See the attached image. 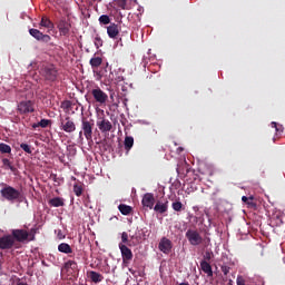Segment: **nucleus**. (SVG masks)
Segmentation results:
<instances>
[{"label": "nucleus", "mask_w": 285, "mask_h": 285, "mask_svg": "<svg viewBox=\"0 0 285 285\" xmlns=\"http://www.w3.org/2000/svg\"><path fill=\"white\" fill-rule=\"evenodd\" d=\"M4 186L0 190L1 197L6 199L7 202H20L21 199V191L10 185L2 184Z\"/></svg>", "instance_id": "obj_1"}, {"label": "nucleus", "mask_w": 285, "mask_h": 285, "mask_svg": "<svg viewBox=\"0 0 285 285\" xmlns=\"http://www.w3.org/2000/svg\"><path fill=\"white\" fill-rule=\"evenodd\" d=\"M40 75L43 77L45 81H57V77H59V71L55 65L46 63L40 68Z\"/></svg>", "instance_id": "obj_2"}, {"label": "nucleus", "mask_w": 285, "mask_h": 285, "mask_svg": "<svg viewBox=\"0 0 285 285\" xmlns=\"http://www.w3.org/2000/svg\"><path fill=\"white\" fill-rule=\"evenodd\" d=\"M95 128V120L82 117L81 118V130L79 131V139H87V141H90L92 139V129Z\"/></svg>", "instance_id": "obj_3"}, {"label": "nucleus", "mask_w": 285, "mask_h": 285, "mask_svg": "<svg viewBox=\"0 0 285 285\" xmlns=\"http://www.w3.org/2000/svg\"><path fill=\"white\" fill-rule=\"evenodd\" d=\"M185 237L188 239L191 246H199L204 243V238L202 237V234L197 232V229H188Z\"/></svg>", "instance_id": "obj_4"}, {"label": "nucleus", "mask_w": 285, "mask_h": 285, "mask_svg": "<svg viewBox=\"0 0 285 285\" xmlns=\"http://www.w3.org/2000/svg\"><path fill=\"white\" fill-rule=\"evenodd\" d=\"M91 96L94 97L96 104H99L100 106H105L108 101V94L106 91L101 90V88L96 87L91 89Z\"/></svg>", "instance_id": "obj_5"}, {"label": "nucleus", "mask_w": 285, "mask_h": 285, "mask_svg": "<svg viewBox=\"0 0 285 285\" xmlns=\"http://www.w3.org/2000/svg\"><path fill=\"white\" fill-rule=\"evenodd\" d=\"M60 129H62L63 132L71 135V132L77 130V125L75 124V120L70 118V116H67L65 119L60 120Z\"/></svg>", "instance_id": "obj_6"}, {"label": "nucleus", "mask_w": 285, "mask_h": 285, "mask_svg": "<svg viewBox=\"0 0 285 285\" xmlns=\"http://www.w3.org/2000/svg\"><path fill=\"white\" fill-rule=\"evenodd\" d=\"M118 248L121 253L122 264H130L134 257L132 250L128 247V245H124V243H119Z\"/></svg>", "instance_id": "obj_7"}, {"label": "nucleus", "mask_w": 285, "mask_h": 285, "mask_svg": "<svg viewBox=\"0 0 285 285\" xmlns=\"http://www.w3.org/2000/svg\"><path fill=\"white\" fill-rule=\"evenodd\" d=\"M18 112L20 115H28L35 112V102L32 100H23L18 104Z\"/></svg>", "instance_id": "obj_8"}, {"label": "nucleus", "mask_w": 285, "mask_h": 285, "mask_svg": "<svg viewBox=\"0 0 285 285\" xmlns=\"http://www.w3.org/2000/svg\"><path fill=\"white\" fill-rule=\"evenodd\" d=\"M158 249L160 253H164V255H170L173 252V240L167 237H163L158 244Z\"/></svg>", "instance_id": "obj_9"}, {"label": "nucleus", "mask_w": 285, "mask_h": 285, "mask_svg": "<svg viewBox=\"0 0 285 285\" xmlns=\"http://www.w3.org/2000/svg\"><path fill=\"white\" fill-rule=\"evenodd\" d=\"M61 37H69L70 35V28H72V24H70V22L68 20H66L65 18L60 19L58 21V26H57Z\"/></svg>", "instance_id": "obj_10"}, {"label": "nucleus", "mask_w": 285, "mask_h": 285, "mask_svg": "<svg viewBox=\"0 0 285 285\" xmlns=\"http://www.w3.org/2000/svg\"><path fill=\"white\" fill-rule=\"evenodd\" d=\"M29 35L37 41H42L43 43H50L52 39L49 35H43V32L38 29H29Z\"/></svg>", "instance_id": "obj_11"}, {"label": "nucleus", "mask_w": 285, "mask_h": 285, "mask_svg": "<svg viewBox=\"0 0 285 285\" xmlns=\"http://www.w3.org/2000/svg\"><path fill=\"white\" fill-rule=\"evenodd\" d=\"M14 246V237L12 235H4L0 237V249L10 250Z\"/></svg>", "instance_id": "obj_12"}, {"label": "nucleus", "mask_w": 285, "mask_h": 285, "mask_svg": "<svg viewBox=\"0 0 285 285\" xmlns=\"http://www.w3.org/2000/svg\"><path fill=\"white\" fill-rule=\"evenodd\" d=\"M97 126L102 132H110V130H112V122L106 119V117H100L97 121Z\"/></svg>", "instance_id": "obj_13"}, {"label": "nucleus", "mask_w": 285, "mask_h": 285, "mask_svg": "<svg viewBox=\"0 0 285 285\" xmlns=\"http://www.w3.org/2000/svg\"><path fill=\"white\" fill-rule=\"evenodd\" d=\"M30 234L26 229H13L11 232V237H13L16 242H26Z\"/></svg>", "instance_id": "obj_14"}, {"label": "nucleus", "mask_w": 285, "mask_h": 285, "mask_svg": "<svg viewBox=\"0 0 285 285\" xmlns=\"http://www.w3.org/2000/svg\"><path fill=\"white\" fill-rule=\"evenodd\" d=\"M141 204L144 208H149L150 210H153V208H155V195L150 193L145 194Z\"/></svg>", "instance_id": "obj_15"}, {"label": "nucleus", "mask_w": 285, "mask_h": 285, "mask_svg": "<svg viewBox=\"0 0 285 285\" xmlns=\"http://www.w3.org/2000/svg\"><path fill=\"white\" fill-rule=\"evenodd\" d=\"M155 213H159L160 215H164V213L168 212V200L161 202L158 200L156 205L154 206Z\"/></svg>", "instance_id": "obj_16"}, {"label": "nucleus", "mask_w": 285, "mask_h": 285, "mask_svg": "<svg viewBox=\"0 0 285 285\" xmlns=\"http://www.w3.org/2000/svg\"><path fill=\"white\" fill-rule=\"evenodd\" d=\"M107 35L110 39H117V37H119V26L117 23H111L107 27Z\"/></svg>", "instance_id": "obj_17"}, {"label": "nucleus", "mask_w": 285, "mask_h": 285, "mask_svg": "<svg viewBox=\"0 0 285 285\" xmlns=\"http://www.w3.org/2000/svg\"><path fill=\"white\" fill-rule=\"evenodd\" d=\"M2 168L4 170H11V173H13V175H17V173H19V169H17V167H14L12 165V161H10V159H8V158H2Z\"/></svg>", "instance_id": "obj_18"}, {"label": "nucleus", "mask_w": 285, "mask_h": 285, "mask_svg": "<svg viewBox=\"0 0 285 285\" xmlns=\"http://www.w3.org/2000/svg\"><path fill=\"white\" fill-rule=\"evenodd\" d=\"M200 268L203 273L207 275V277H213V266H210V263H208L207 261H202Z\"/></svg>", "instance_id": "obj_19"}, {"label": "nucleus", "mask_w": 285, "mask_h": 285, "mask_svg": "<svg viewBox=\"0 0 285 285\" xmlns=\"http://www.w3.org/2000/svg\"><path fill=\"white\" fill-rule=\"evenodd\" d=\"M88 277L89 279H91V282H94V284H99L100 282H104V275L95 271H90L88 273Z\"/></svg>", "instance_id": "obj_20"}, {"label": "nucleus", "mask_w": 285, "mask_h": 285, "mask_svg": "<svg viewBox=\"0 0 285 285\" xmlns=\"http://www.w3.org/2000/svg\"><path fill=\"white\" fill-rule=\"evenodd\" d=\"M242 202L246 204L248 208H257V203H255L254 196H249V197L243 196Z\"/></svg>", "instance_id": "obj_21"}, {"label": "nucleus", "mask_w": 285, "mask_h": 285, "mask_svg": "<svg viewBox=\"0 0 285 285\" xmlns=\"http://www.w3.org/2000/svg\"><path fill=\"white\" fill-rule=\"evenodd\" d=\"M40 26L42 28H48L49 30H52V28H55V23L46 16L41 18Z\"/></svg>", "instance_id": "obj_22"}, {"label": "nucleus", "mask_w": 285, "mask_h": 285, "mask_svg": "<svg viewBox=\"0 0 285 285\" xmlns=\"http://www.w3.org/2000/svg\"><path fill=\"white\" fill-rule=\"evenodd\" d=\"M58 250L59 253H65V255H70V253H72V247L67 243H61L58 245Z\"/></svg>", "instance_id": "obj_23"}, {"label": "nucleus", "mask_w": 285, "mask_h": 285, "mask_svg": "<svg viewBox=\"0 0 285 285\" xmlns=\"http://www.w3.org/2000/svg\"><path fill=\"white\" fill-rule=\"evenodd\" d=\"M49 204H50L53 208H59V207H61V206H65L63 198H61V197L51 198V199L49 200Z\"/></svg>", "instance_id": "obj_24"}, {"label": "nucleus", "mask_w": 285, "mask_h": 285, "mask_svg": "<svg viewBox=\"0 0 285 285\" xmlns=\"http://www.w3.org/2000/svg\"><path fill=\"white\" fill-rule=\"evenodd\" d=\"M91 68L95 70L97 68H99V66H101V63H104V59H101V57H94L90 59L89 61Z\"/></svg>", "instance_id": "obj_25"}, {"label": "nucleus", "mask_w": 285, "mask_h": 285, "mask_svg": "<svg viewBox=\"0 0 285 285\" xmlns=\"http://www.w3.org/2000/svg\"><path fill=\"white\" fill-rule=\"evenodd\" d=\"M0 153L2 155H10L12 153V147L6 142L0 144Z\"/></svg>", "instance_id": "obj_26"}, {"label": "nucleus", "mask_w": 285, "mask_h": 285, "mask_svg": "<svg viewBox=\"0 0 285 285\" xmlns=\"http://www.w3.org/2000/svg\"><path fill=\"white\" fill-rule=\"evenodd\" d=\"M118 210H120L121 215H130V213H132V207L120 204L118 206Z\"/></svg>", "instance_id": "obj_27"}, {"label": "nucleus", "mask_w": 285, "mask_h": 285, "mask_svg": "<svg viewBox=\"0 0 285 285\" xmlns=\"http://www.w3.org/2000/svg\"><path fill=\"white\" fill-rule=\"evenodd\" d=\"M171 208L175 210V213H181L184 210V204L179 200H176L171 204Z\"/></svg>", "instance_id": "obj_28"}, {"label": "nucleus", "mask_w": 285, "mask_h": 285, "mask_svg": "<svg viewBox=\"0 0 285 285\" xmlns=\"http://www.w3.org/2000/svg\"><path fill=\"white\" fill-rule=\"evenodd\" d=\"M132 146H135V138L127 136L125 138V149L130 150V148H132Z\"/></svg>", "instance_id": "obj_29"}, {"label": "nucleus", "mask_w": 285, "mask_h": 285, "mask_svg": "<svg viewBox=\"0 0 285 285\" xmlns=\"http://www.w3.org/2000/svg\"><path fill=\"white\" fill-rule=\"evenodd\" d=\"M49 124H50V120L41 119L38 124H33L32 128H39V127L40 128H48Z\"/></svg>", "instance_id": "obj_30"}, {"label": "nucleus", "mask_w": 285, "mask_h": 285, "mask_svg": "<svg viewBox=\"0 0 285 285\" xmlns=\"http://www.w3.org/2000/svg\"><path fill=\"white\" fill-rule=\"evenodd\" d=\"M65 268L66 271H77V262L68 261L67 263H65Z\"/></svg>", "instance_id": "obj_31"}, {"label": "nucleus", "mask_w": 285, "mask_h": 285, "mask_svg": "<svg viewBox=\"0 0 285 285\" xmlns=\"http://www.w3.org/2000/svg\"><path fill=\"white\" fill-rule=\"evenodd\" d=\"M116 6L120 8V10H128V0H116Z\"/></svg>", "instance_id": "obj_32"}, {"label": "nucleus", "mask_w": 285, "mask_h": 285, "mask_svg": "<svg viewBox=\"0 0 285 285\" xmlns=\"http://www.w3.org/2000/svg\"><path fill=\"white\" fill-rule=\"evenodd\" d=\"M98 21L101 23V26H108V23H110V16L102 14L99 17Z\"/></svg>", "instance_id": "obj_33"}, {"label": "nucleus", "mask_w": 285, "mask_h": 285, "mask_svg": "<svg viewBox=\"0 0 285 285\" xmlns=\"http://www.w3.org/2000/svg\"><path fill=\"white\" fill-rule=\"evenodd\" d=\"M73 193L76 197H81L83 195V187L81 185H73Z\"/></svg>", "instance_id": "obj_34"}, {"label": "nucleus", "mask_w": 285, "mask_h": 285, "mask_svg": "<svg viewBox=\"0 0 285 285\" xmlns=\"http://www.w3.org/2000/svg\"><path fill=\"white\" fill-rule=\"evenodd\" d=\"M120 244H124L125 246H132V244L128 239V233H126V232L121 233V243Z\"/></svg>", "instance_id": "obj_35"}, {"label": "nucleus", "mask_w": 285, "mask_h": 285, "mask_svg": "<svg viewBox=\"0 0 285 285\" xmlns=\"http://www.w3.org/2000/svg\"><path fill=\"white\" fill-rule=\"evenodd\" d=\"M94 43H95L97 50H99V48H101V46H104V40L101 39V37H99V35H97L95 37Z\"/></svg>", "instance_id": "obj_36"}, {"label": "nucleus", "mask_w": 285, "mask_h": 285, "mask_svg": "<svg viewBox=\"0 0 285 285\" xmlns=\"http://www.w3.org/2000/svg\"><path fill=\"white\" fill-rule=\"evenodd\" d=\"M20 148L28 155H32V149L30 148V145L22 142V144H20Z\"/></svg>", "instance_id": "obj_37"}, {"label": "nucleus", "mask_w": 285, "mask_h": 285, "mask_svg": "<svg viewBox=\"0 0 285 285\" xmlns=\"http://www.w3.org/2000/svg\"><path fill=\"white\" fill-rule=\"evenodd\" d=\"M213 257H214L213 252L207 250V252H205V254H204V261H203V262H210V261L213 259Z\"/></svg>", "instance_id": "obj_38"}, {"label": "nucleus", "mask_w": 285, "mask_h": 285, "mask_svg": "<svg viewBox=\"0 0 285 285\" xmlns=\"http://www.w3.org/2000/svg\"><path fill=\"white\" fill-rule=\"evenodd\" d=\"M220 269H222V273H223L224 275H228V273H230V266H228V265H226V264L222 265V266H220Z\"/></svg>", "instance_id": "obj_39"}, {"label": "nucleus", "mask_w": 285, "mask_h": 285, "mask_svg": "<svg viewBox=\"0 0 285 285\" xmlns=\"http://www.w3.org/2000/svg\"><path fill=\"white\" fill-rule=\"evenodd\" d=\"M236 284L237 285H246V279H244L243 276H237Z\"/></svg>", "instance_id": "obj_40"}, {"label": "nucleus", "mask_w": 285, "mask_h": 285, "mask_svg": "<svg viewBox=\"0 0 285 285\" xmlns=\"http://www.w3.org/2000/svg\"><path fill=\"white\" fill-rule=\"evenodd\" d=\"M272 128H275L276 132H279V128H277V122H272Z\"/></svg>", "instance_id": "obj_41"}, {"label": "nucleus", "mask_w": 285, "mask_h": 285, "mask_svg": "<svg viewBox=\"0 0 285 285\" xmlns=\"http://www.w3.org/2000/svg\"><path fill=\"white\" fill-rule=\"evenodd\" d=\"M70 106H71V105H70V101H66V102H65V108L68 109V108H70Z\"/></svg>", "instance_id": "obj_42"}, {"label": "nucleus", "mask_w": 285, "mask_h": 285, "mask_svg": "<svg viewBox=\"0 0 285 285\" xmlns=\"http://www.w3.org/2000/svg\"><path fill=\"white\" fill-rule=\"evenodd\" d=\"M183 150H184V147H178L177 149L178 153H183Z\"/></svg>", "instance_id": "obj_43"}, {"label": "nucleus", "mask_w": 285, "mask_h": 285, "mask_svg": "<svg viewBox=\"0 0 285 285\" xmlns=\"http://www.w3.org/2000/svg\"><path fill=\"white\" fill-rule=\"evenodd\" d=\"M178 285H190L188 282L180 283Z\"/></svg>", "instance_id": "obj_44"}, {"label": "nucleus", "mask_w": 285, "mask_h": 285, "mask_svg": "<svg viewBox=\"0 0 285 285\" xmlns=\"http://www.w3.org/2000/svg\"><path fill=\"white\" fill-rule=\"evenodd\" d=\"M110 99H115V92L110 94Z\"/></svg>", "instance_id": "obj_45"}, {"label": "nucleus", "mask_w": 285, "mask_h": 285, "mask_svg": "<svg viewBox=\"0 0 285 285\" xmlns=\"http://www.w3.org/2000/svg\"><path fill=\"white\" fill-rule=\"evenodd\" d=\"M59 239H63V236H61V233L58 234Z\"/></svg>", "instance_id": "obj_46"}, {"label": "nucleus", "mask_w": 285, "mask_h": 285, "mask_svg": "<svg viewBox=\"0 0 285 285\" xmlns=\"http://www.w3.org/2000/svg\"><path fill=\"white\" fill-rule=\"evenodd\" d=\"M227 285H233V279H229Z\"/></svg>", "instance_id": "obj_47"}]
</instances>
